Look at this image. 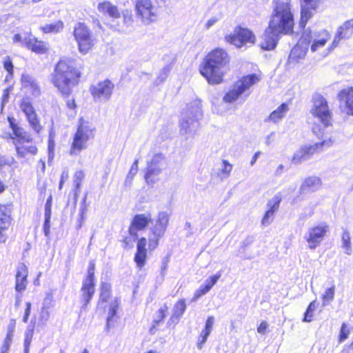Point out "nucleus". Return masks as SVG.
Here are the masks:
<instances>
[{"mask_svg":"<svg viewBox=\"0 0 353 353\" xmlns=\"http://www.w3.org/2000/svg\"><path fill=\"white\" fill-rule=\"evenodd\" d=\"M12 143L15 145L16 152H17L18 157H19L21 158L25 157V156L27 153L26 151L25 147H21V148L19 147V143H18V142H17L15 141H13Z\"/></svg>","mask_w":353,"mask_h":353,"instance_id":"obj_57","label":"nucleus"},{"mask_svg":"<svg viewBox=\"0 0 353 353\" xmlns=\"http://www.w3.org/2000/svg\"><path fill=\"white\" fill-rule=\"evenodd\" d=\"M97 9L102 14L112 19H119L121 17L117 6L108 1L99 3Z\"/></svg>","mask_w":353,"mask_h":353,"instance_id":"obj_23","label":"nucleus"},{"mask_svg":"<svg viewBox=\"0 0 353 353\" xmlns=\"http://www.w3.org/2000/svg\"><path fill=\"white\" fill-rule=\"evenodd\" d=\"M14 162L13 157H6L5 156H0V167L4 165H12Z\"/></svg>","mask_w":353,"mask_h":353,"instance_id":"obj_56","label":"nucleus"},{"mask_svg":"<svg viewBox=\"0 0 353 353\" xmlns=\"http://www.w3.org/2000/svg\"><path fill=\"white\" fill-rule=\"evenodd\" d=\"M232 170V165L226 160H223L221 168L217 172L218 176L221 179H227Z\"/></svg>","mask_w":353,"mask_h":353,"instance_id":"obj_36","label":"nucleus"},{"mask_svg":"<svg viewBox=\"0 0 353 353\" xmlns=\"http://www.w3.org/2000/svg\"><path fill=\"white\" fill-rule=\"evenodd\" d=\"M301 8L300 28H305L307 21L312 18L323 0H299Z\"/></svg>","mask_w":353,"mask_h":353,"instance_id":"obj_15","label":"nucleus"},{"mask_svg":"<svg viewBox=\"0 0 353 353\" xmlns=\"http://www.w3.org/2000/svg\"><path fill=\"white\" fill-rule=\"evenodd\" d=\"M311 114L320 122L323 130L332 125V114L330 110L327 100L319 94H314L312 99Z\"/></svg>","mask_w":353,"mask_h":353,"instance_id":"obj_5","label":"nucleus"},{"mask_svg":"<svg viewBox=\"0 0 353 353\" xmlns=\"http://www.w3.org/2000/svg\"><path fill=\"white\" fill-rule=\"evenodd\" d=\"M12 90V88H8L3 90L2 100H1V105L3 106L5 103L8 101L10 91Z\"/></svg>","mask_w":353,"mask_h":353,"instance_id":"obj_60","label":"nucleus"},{"mask_svg":"<svg viewBox=\"0 0 353 353\" xmlns=\"http://www.w3.org/2000/svg\"><path fill=\"white\" fill-rule=\"evenodd\" d=\"M110 296V292H100V301L103 302H107Z\"/></svg>","mask_w":353,"mask_h":353,"instance_id":"obj_64","label":"nucleus"},{"mask_svg":"<svg viewBox=\"0 0 353 353\" xmlns=\"http://www.w3.org/2000/svg\"><path fill=\"white\" fill-rule=\"evenodd\" d=\"M123 21L125 23H126L128 26H130L132 23V17L130 14L128 13V12H126V13L123 14Z\"/></svg>","mask_w":353,"mask_h":353,"instance_id":"obj_63","label":"nucleus"},{"mask_svg":"<svg viewBox=\"0 0 353 353\" xmlns=\"http://www.w3.org/2000/svg\"><path fill=\"white\" fill-rule=\"evenodd\" d=\"M214 323V318L212 316H208L206 320L205 325V327L206 328V330H209L210 331L212 332V329Z\"/></svg>","mask_w":353,"mask_h":353,"instance_id":"obj_61","label":"nucleus"},{"mask_svg":"<svg viewBox=\"0 0 353 353\" xmlns=\"http://www.w3.org/2000/svg\"><path fill=\"white\" fill-rule=\"evenodd\" d=\"M281 201V196L280 194L274 195L268 201L267 205L269 207V210L265 212L262 219V224L263 225H268L272 223L274 219V212L279 209Z\"/></svg>","mask_w":353,"mask_h":353,"instance_id":"obj_21","label":"nucleus"},{"mask_svg":"<svg viewBox=\"0 0 353 353\" xmlns=\"http://www.w3.org/2000/svg\"><path fill=\"white\" fill-rule=\"evenodd\" d=\"M52 196H50L45 204V220L43 223V232L45 236H48L50 234V218H51V208H52Z\"/></svg>","mask_w":353,"mask_h":353,"instance_id":"obj_30","label":"nucleus"},{"mask_svg":"<svg viewBox=\"0 0 353 353\" xmlns=\"http://www.w3.org/2000/svg\"><path fill=\"white\" fill-rule=\"evenodd\" d=\"M114 85L109 79L97 83L90 87V93L95 101L105 103L110 100Z\"/></svg>","mask_w":353,"mask_h":353,"instance_id":"obj_13","label":"nucleus"},{"mask_svg":"<svg viewBox=\"0 0 353 353\" xmlns=\"http://www.w3.org/2000/svg\"><path fill=\"white\" fill-rule=\"evenodd\" d=\"M335 285H332L330 288L326 289L325 293L322 295V305L325 307L328 305L334 298Z\"/></svg>","mask_w":353,"mask_h":353,"instance_id":"obj_37","label":"nucleus"},{"mask_svg":"<svg viewBox=\"0 0 353 353\" xmlns=\"http://www.w3.org/2000/svg\"><path fill=\"white\" fill-rule=\"evenodd\" d=\"M3 68L7 70L10 76L13 74V64L10 57H6L3 61Z\"/></svg>","mask_w":353,"mask_h":353,"instance_id":"obj_52","label":"nucleus"},{"mask_svg":"<svg viewBox=\"0 0 353 353\" xmlns=\"http://www.w3.org/2000/svg\"><path fill=\"white\" fill-rule=\"evenodd\" d=\"M119 307V301L117 299H115L113 302L111 303L110 306V310L108 312V316L107 318L106 322V328L109 330L110 327L111 322L112 321L114 317L117 314V308Z\"/></svg>","mask_w":353,"mask_h":353,"instance_id":"obj_39","label":"nucleus"},{"mask_svg":"<svg viewBox=\"0 0 353 353\" xmlns=\"http://www.w3.org/2000/svg\"><path fill=\"white\" fill-rule=\"evenodd\" d=\"M312 130V132L316 134L319 139H321V141L313 145H305L303 147L309 159H310L314 154L319 153L325 149L330 148L335 141V139L332 137H324V132L320 124L314 123Z\"/></svg>","mask_w":353,"mask_h":353,"instance_id":"obj_9","label":"nucleus"},{"mask_svg":"<svg viewBox=\"0 0 353 353\" xmlns=\"http://www.w3.org/2000/svg\"><path fill=\"white\" fill-rule=\"evenodd\" d=\"M230 57L222 48H216L210 52L201 67V74L210 84H219L223 80L224 74L228 69Z\"/></svg>","mask_w":353,"mask_h":353,"instance_id":"obj_3","label":"nucleus"},{"mask_svg":"<svg viewBox=\"0 0 353 353\" xmlns=\"http://www.w3.org/2000/svg\"><path fill=\"white\" fill-rule=\"evenodd\" d=\"M94 128H92L88 122H84L82 119H80V123L70 148V155H79L81 150L87 148L88 141L94 136Z\"/></svg>","mask_w":353,"mask_h":353,"instance_id":"obj_6","label":"nucleus"},{"mask_svg":"<svg viewBox=\"0 0 353 353\" xmlns=\"http://www.w3.org/2000/svg\"><path fill=\"white\" fill-rule=\"evenodd\" d=\"M23 42L27 48L36 53L43 54L47 50L46 43L35 37H26Z\"/></svg>","mask_w":353,"mask_h":353,"instance_id":"obj_25","label":"nucleus"},{"mask_svg":"<svg viewBox=\"0 0 353 353\" xmlns=\"http://www.w3.org/2000/svg\"><path fill=\"white\" fill-rule=\"evenodd\" d=\"M328 225L322 224L310 228L304 236V239L308 243V247L313 250L319 245L325 236Z\"/></svg>","mask_w":353,"mask_h":353,"instance_id":"obj_17","label":"nucleus"},{"mask_svg":"<svg viewBox=\"0 0 353 353\" xmlns=\"http://www.w3.org/2000/svg\"><path fill=\"white\" fill-rule=\"evenodd\" d=\"M349 334L350 330L347 329L346 324L343 323L340 330L339 342H342L347 339Z\"/></svg>","mask_w":353,"mask_h":353,"instance_id":"obj_51","label":"nucleus"},{"mask_svg":"<svg viewBox=\"0 0 353 353\" xmlns=\"http://www.w3.org/2000/svg\"><path fill=\"white\" fill-rule=\"evenodd\" d=\"M152 221L150 213L136 214L128 229L130 236L135 241L138 238V232L143 230Z\"/></svg>","mask_w":353,"mask_h":353,"instance_id":"obj_18","label":"nucleus"},{"mask_svg":"<svg viewBox=\"0 0 353 353\" xmlns=\"http://www.w3.org/2000/svg\"><path fill=\"white\" fill-rule=\"evenodd\" d=\"M221 277V274H215L210 277V279L205 280V285L206 286H208V288L211 290V288L213 287L214 285H215L217 282V281Z\"/></svg>","mask_w":353,"mask_h":353,"instance_id":"obj_54","label":"nucleus"},{"mask_svg":"<svg viewBox=\"0 0 353 353\" xmlns=\"http://www.w3.org/2000/svg\"><path fill=\"white\" fill-rule=\"evenodd\" d=\"M27 275V268L25 265L21 264L19 266L16 274L15 289L17 292H22L26 289Z\"/></svg>","mask_w":353,"mask_h":353,"instance_id":"obj_26","label":"nucleus"},{"mask_svg":"<svg viewBox=\"0 0 353 353\" xmlns=\"http://www.w3.org/2000/svg\"><path fill=\"white\" fill-rule=\"evenodd\" d=\"M168 222V214L166 212H160L155 224L150 228L148 240L150 250H154L159 245V239L164 236Z\"/></svg>","mask_w":353,"mask_h":353,"instance_id":"obj_7","label":"nucleus"},{"mask_svg":"<svg viewBox=\"0 0 353 353\" xmlns=\"http://www.w3.org/2000/svg\"><path fill=\"white\" fill-rule=\"evenodd\" d=\"M225 40L227 42L234 45L236 48H240L247 43H255L256 37L249 29L237 26L234 30V34L227 35Z\"/></svg>","mask_w":353,"mask_h":353,"instance_id":"obj_11","label":"nucleus"},{"mask_svg":"<svg viewBox=\"0 0 353 353\" xmlns=\"http://www.w3.org/2000/svg\"><path fill=\"white\" fill-rule=\"evenodd\" d=\"M10 223V210L5 205H0V241H1V230L8 228Z\"/></svg>","mask_w":353,"mask_h":353,"instance_id":"obj_28","label":"nucleus"},{"mask_svg":"<svg viewBox=\"0 0 353 353\" xmlns=\"http://www.w3.org/2000/svg\"><path fill=\"white\" fill-rule=\"evenodd\" d=\"M342 248L345 250V253L347 255H350L352 252L351 245V238L350 232L347 229H343V234L341 236Z\"/></svg>","mask_w":353,"mask_h":353,"instance_id":"obj_33","label":"nucleus"},{"mask_svg":"<svg viewBox=\"0 0 353 353\" xmlns=\"http://www.w3.org/2000/svg\"><path fill=\"white\" fill-rule=\"evenodd\" d=\"M147 258V251H137L134 256V261L138 268L144 266Z\"/></svg>","mask_w":353,"mask_h":353,"instance_id":"obj_48","label":"nucleus"},{"mask_svg":"<svg viewBox=\"0 0 353 353\" xmlns=\"http://www.w3.org/2000/svg\"><path fill=\"white\" fill-rule=\"evenodd\" d=\"M34 330L33 328L28 327L25 332L24 339V353H29L30 346L33 337Z\"/></svg>","mask_w":353,"mask_h":353,"instance_id":"obj_46","label":"nucleus"},{"mask_svg":"<svg viewBox=\"0 0 353 353\" xmlns=\"http://www.w3.org/2000/svg\"><path fill=\"white\" fill-rule=\"evenodd\" d=\"M13 134L17 137L15 139L14 137H11V139L13 141L18 142V143H23L24 142H30L32 139L30 136L28 134L23 128L20 127H13Z\"/></svg>","mask_w":353,"mask_h":353,"instance_id":"obj_32","label":"nucleus"},{"mask_svg":"<svg viewBox=\"0 0 353 353\" xmlns=\"http://www.w3.org/2000/svg\"><path fill=\"white\" fill-rule=\"evenodd\" d=\"M167 165L165 156L161 153L155 154L152 159L148 162L145 179L147 183H154V177L158 176Z\"/></svg>","mask_w":353,"mask_h":353,"instance_id":"obj_12","label":"nucleus"},{"mask_svg":"<svg viewBox=\"0 0 353 353\" xmlns=\"http://www.w3.org/2000/svg\"><path fill=\"white\" fill-rule=\"evenodd\" d=\"M185 300L182 299L179 301L174 305V314L171 317V319L174 317L176 319L179 318L185 312Z\"/></svg>","mask_w":353,"mask_h":353,"instance_id":"obj_45","label":"nucleus"},{"mask_svg":"<svg viewBox=\"0 0 353 353\" xmlns=\"http://www.w3.org/2000/svg\"><path fill=\"white\" fill-rule=\"evenodd\" d=\"M171 68L172 65L170 64H168L160 70L156 80L157 84H160L166 80L170 72Z\"/></svg>","mask_w":353,"mask_h":353,"instance_id":"obj_44","label":"nucleus"},{"mask_svg":"<svg viewBox=\"0 0 353 353\" xmlns=\"http://www.w3.org/2000/svg\"><path fill=\"white\" fill-rule=\"evenodd\" d=\"M302 28L303 29V32L299 42H302L303 45H307L308 47V45L316 37L318 33L312 32L310 28H305V27Z\"/></svg>","mask_w":353,"mask_h":353,"instance_id":"obj_35","label":"nucleus"},{"mask_svg":"<svg viewBox=\"0 0 353 353\" xmlns=\"http://www.w3.org/2000/svg\"><path fill=\"white\" fill-rule=\"evenodd\" d=\"M308 159H310L304 148L302 147L294 154L292 162L294 164H300L303 161H307Z\"/></svg>","mask_w":353,"mask_h":353,"instance_id":"obj_42","label":"nucleus"},{"mask_svg":"<svg viewBox=\"0 0 353 353\" xmlns=\"http://www.w3.org/2000/svg\"><path fill=\"white\" fill-rule=\"evenodd\" d=\"M12 341L8 340L6 339H4L2 346H1V353H8V352L10 345H11V343H12Z\"/></svg>","mask_w":353,"mask_h":353,"instance_id":"obj_59","label":"nucleus"},{"mask_svg":"<svg viewBox=\"0 0 353 353\" xmlns=\"http://www.w3.org/2000/svg\"><path fill=\"white\" fill-rule=\"evenodd\" d=\"M30 127L37 132L39 133L42 129V126L39 123V120L37 113L32 114L26 117Z\"/></svg>","mask_w":353,"mask_h":353,"instance_id":"obj_41","label":"nucleus"},{"mask_svg":"<svg viewBox=\"0 0 353 353\" xmlns=\"http://www.w3.org/2000/svg\"><path fill=\"white\" fill-rule=\"evenodd\" d=\"M81 73L70 59H61L51 74V82L63 97H68L78 84Z\"/></svg>","mask_w":353,"mask_h":353,"instance_id":"obj_2","label":"nucleus"},{"mask_svg":"<svg viewBox=\"0 0 353 353\" xmlns=\"http://www.w3.org/2000/svg\"><path fill=\"white\" fill-rule=\"evenodd\" d=\"M21 81L22 86L24 88L29 89L34 97H37L40 95V88L37 80L32 76L28 74H23Z\"/></svg>","mask_w":353,"mask_h":353,"instance_id":"obj_24","label":"nucleus"},{"mask_svg":"<svg viewBox=\"0 0 353 353\" xmlns=\"http://www.w3.org/2000/svg\"><path fill=\"white\" fill-rule=\"evenodd\" d=\"M342 111L353 115V87L341 90L338 94Z\"/></svg>","mask_w":353,"mask_h":353,"instance_id":"obj_20","label":"nucleus"},{"mask_svg":"<svg viewBox=\"0 0 353 353\" xmlns=\"http://www.w3.org/2000/svg\"><path fill=\"white\" fill-rule=\"evenodd\" d=\"M259 81V79L256 74H250L236 81L232 88L225 94L223 97L224 101L227 103H232L237 100L238 98L246 91V90Z\"/></svg>","mask_w":353,"mask_h":353,"instance_id":"obj_8","label":"nucleus"},{"mask_svg":"<svg viewBox=\"0 0 353 353\" xmlns=\"http://www.w3.org/2000/svg\"><path fill=\"white\" fill-rule=\"evenodd\" d=\"M291 0H273L272 12L268 26L265 28L260 46L265 50H272L282 35L293 32L294 20Z\"/></svg>","mask_w":353,"mask_h":353,"instance_id":"obj_1","label":"nucleus"},{"mask_svg":"<svg viewBox=\"0 0 353 353\" xmlns=\"http://www.w3.org/2000/svg\"><path fill=\"white\" fill-rule=\"evenodd\" d=\"M73 34L79 51L83 54L88 53L93 45L91 31L88 27L84 23L79 22L74 27Z\"/></svg>","mask_w":353,"mask_h":353,"instance_id":"obj_10","label":"nucleus"},{"mask_svg":"<svg viewBox=\"0 0 353 353\" xmlns=\"http://www.w3.org/2000/svg\"><path fill=\"white\" fill-rule=\"evenodd\" d=\"M321 179L316 176H310L305 179L300 186L301 193L313 192L321 186Z\"/></svg>","mask_w":353,"mask_h":353,"instance_id":"obj_22","label":"nucleus"},{"mask_svg":"<svg viewBox=\"0 0 353 353\" xmlns=\"http://www.w3.org/2000/svg\"><path fill=\"white\" fill-rule=\"evenodd\" d=\"M202 117L201 103L200 100L196 99L182 112L180 120L181 134L193 136L199 128V121Z\"/></svg>","mask_w":353,"mask_h":353,"instance_id":"obj_4","label":"nucleus"},{"mask_svg":"<svg viewBox=\"0 0 353 353\" xmlns=\"http://www.w3.org/2000/svg\"><path fill=\"white\" fill-rule=\"evenodd\" d=\"M147 240L145 237L141 238L137 245V251H146L145 246Z\"/></svg>","mask_w":353,"mask_h":353,"instance_id":"obj_58","label":"nucleus"},{"mask_svg":"<svg viewBox=\"0 0 353 353\" xmlns=\"http://www.w3.org/2000/svg\"><path fill=\"white\" fill-rule=\"evenodd\" d=\"M254 241V237L253 236H248L244 239L242 243L241 248L239 249V252L243 254H245L247 248L250 246Z\"/></svg>","mask_w":353,"mask_h":353,"instance_id":"obj_50","label":"nucleus"},{"mask_svg":"<svg viewBox=\"0 0 353 353\" xmlns=\"http://www.w3.org/2000/svg\"><path fill=\"white\" fill-rule=\"evenodd\" d=\"M85 177V174L82 170H78L74 173L73 182L75 186V195L79 193L81 182Z\"/></svg>","mask_w":353,"mask_h":353,"instance_id":"obj_43","label":"nucleus"},{"mask_svg":"<svg viewBox=\"0 0 353 353\" xmlns=\"http://www.w3.org/2000/svg\"><path fill=\"white\" fill-rule=\"evenodd\" d=\"M288 111V105L283 103L279 106L276 110H274L264 121L265 122L272 121L273 123H277L284 117Z\"/></svg>","mask_w":353,"mask_h":353,"instance_id":"obj_29","label":"nucleus"},{"mask_svg":"<svg viewBox=\"0 0 353 353\" xmlns=\"http://www.w3.org/2000/svg\"><path fill=\"white\" fill-rule=\"evenodd\" d=\"M94 263L92 261L89 263L88 275L83 281L81 288V299L84 302L83 307L86 306L92 299L94 293Z\"/></svg>","mask_w":353,"mask_h":353,"instance_id":"obj_16","label":"nucleus"},{"mask_svg":"<svg viewBox=\"0 0 353 353\" xmlns=\"http://www.w3.org/2000/svg\"><path fill=\"white\" fill-rule=\"evenodd\" d=\"M308 47L307 45H303L302 42H299L291 50L290 59L292 60H298L303 59L306 55Z\"/></svg>","mask_w":353,"mask_h":353,"instance_id":"obj_31","label":"nucleus"},{"mask_svg":"<svg viewBox=\"0 0 353 353\" xmlns=\"http://www.w3.org/2000/svg\"><path fill=\"white\" fill-rule=\"evenodd\" d=\"M63 28V23L61 21H57L54 23L46 24L41 27V29L45 33H57Z\"/></svg>","mask_w":353,"mask_h":353,"instance_id":"obj_34","label":"nucleus"},{"mask_svg":"<svg viewBox=\"0 0 353 353\" xmlns=\"http://www.w3.org/2000/svg\"><path fill=\"white\" fill-rule=\"evenodd\" d=\"M268 323L265 321L261 322L257 328V332L260 334H265L268 328Z\"/></svg>","mask_w":353,"mask_h":353,"instance_id":"obj_62","label":"nucleus"},{"mask_svg":"<svg viewBox=\"0 0 353 353\" xmlns=\"http://www.w3.org/2000/svg\"><path fill=\"white\" fill-rule=\"evenodd\" d=\"M316 301H312L309 304V305L304 314V318L303 319V321L311 322L312 321L313 312L316 310Z\"/></svg>","mask_w":353,"mask_h":353,"instance_id":"obj_47","label":"nucleus"},{"mask_svg":"<svg viewBox=\"0 0 353 353\" xmlns=\"http://www.w3.org/2000/svg\"><path fill=\"white\" fill-rule=\"evenodd\" d=\"M330 35L326 30H321L318 32L316 37L312 41L311 46V50L312 52L316 51L318 49L323 47L327 40L330 39Z\"/></svg>","mask_w":353,"mask_h":353,"instance_id":"obj_27","label":"nucleus"},{"mask_svg":"<svg viewBox=\"0 0 353 353\" xmlns=\"http://www.w3.org/2000/svg\"><path fill=\"white\" fill-rule=\"evenodd\" d=\"M168 310V307L164 305L163 307H161L158 312L155 314L153 323L154 325L150 328V332L153 334V330L154 329L155 326L157 325L159 323L163 321V319L165 317V312Z\"/></svg>","mask_w":353,"mask_h":353,"instance_id":"obj_40","label":"nucleus"},{"mask_svg":"<svg viewBox=\"0 0 353 353\" xmlns=\"http://www.w3.org/2000/svg\"><path fill=\"white\" fill-rule=\"evenodd\" d=\"M138 171V160H135L133 164L131 166V168L126 176V179L125 183H127L129 182L131 183L132 180L133 179L134 176L136 175L137 172Z\"/></svg>","mask_w":353,"mask_h":353,"instance_id":"obj_49","label":"nucleus"},{"mask_svg":"<svg viewBox=\"0 0 353 353\" xmlns=\"http://www.w3.org/2000/svg\"><path fill=\"white\" fill-rule=\"evenodd\" d=\"M135 10L144 25H150L156 21L157 16L150 0H137Z\"/></svg>","mask_w":353,"mask_h":353,"instance_id":"obj_14","label":"nucleus"},{"mask_svg":"<svg viewBox=\"0 0 353 353\" xmlns=\"http://www.w3.org/2000/svg\"><path fill=\"white\" fill-rule=\"evenodd\" d=\"M54 138L55 132L52 129H51L48 137V150L50 153L53 152L55 148Z\"/></svg>","mask_w":353,"mask_h":353,"instance_id":"obj_53","label":"nucleus"},{"mask_svg":"<svg viewBox=\"0 0 353 353\" xmlns=\"http://www.w3.org/2000/svg\"><path fill=\"white\" fill-rule=\"evenodd\" d=\"M210 333H211V331H210L209 330H206L205 327L201 332V337L202 338V339L197 345V347L199 350H201L202 345L205 343V341H207V339H208V336L210 334Z\"/></svg>","mask_w":353,"mask_h":353,"instance_id":"obj_55","label":"nucleus"},{"mask_svg":"<svg viewBox=\"0 0 353 353\" xmlns=\"http://www.w3.org/2000/svg\"><path fill=\"white\" fill-rule=\"evenodd\" d=\"M20 108L26 117L36 112L28 97H25L21 100Z\"/></svg>","mask_w":353,"mask_h":353,"instance_id":"obj_38","label":"nucleus"},{"mask_svg":"<svg viewBox=\"0 0 353 353\" xmlns=\"http://www.w3.org/2000/svg\"><path fill=\"white\" fill-rule=\"evenodd\" d=\"M353 35V18L343 22L336 30L331 47L336 48L342 40H347Z\"/></svg>","mask_w":353,"mask_h":353,"instance_id":"obj_19","label":"nucleus"}]
</instances>
